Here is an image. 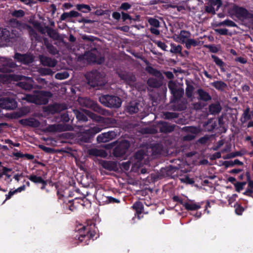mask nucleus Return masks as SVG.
Listing matches in <instances>:
<instances>
[{
    "label": "nucleus",
    "instance_id": "3c124183",
    "mask_svg": "<svg viewBox=\"0 0 253 253\" xmlns=\"http://www.w3.org/2000/svg\"><path fill=\"white\" fill-rule=\"evenodd\" d=\"M69 77V74L67 71L58 73L55 75V78L58 80H64Z\"/></svg>",
    "mask_w": 253,
    "mask_h": 253
},
{
    "label": "nucleus",
    "instance_id": "4c0bfd02",
    "mask_svg": "<svg viewBox=\"0 0 253 253\" xmlns=\"http://www.w3.org/2000/svg\"><path fill=\"white\" fill-rule=\"evenodd\" d=\"M200 42L198 40L195 39H189L186 40L185 43V47L186 48L189 49L191 46H197L199 45Z\"/></svg>",
    "mask_w": 253,
    "mask_h": 253
},
{
    "label": "nucleus",
    "instance_id": "8fccbe9b",
    "mask_svg": "<svg viewBox=\"0 0 253 253\" xmlns=\"http://www.w3.org/2000/svg\"><path fill=\"white\" fill-rule=\"evenodd\" d=\"M39 72L42 75H52L54 73L51 69L47 68H41Z\"/></svg>",
    "mask_w": 253,
    "mask_h": 253
},
{
    "label": "nucleus",
    "instance_id": "6e6d98bb",
    "mask_svg": "<svg viewBox=\"0 0 253 253\" xmlns=\"http://www.w3.org/2000/svg\"><path fill=\"white\" fill-rule=\"evenodd\" d=\"M144 154L143 151L138 150L134 154V157L138 161H141L144 159Z\"/></svg>",
    "mask_w": 253,
    "mask_h": 253
},
{
    "label": "nucleus",
    "instance_id": "13d9d810",
    "mask_svg": "<svg viewBox=\"0 0 253 253\" xmlns=\"http://www.w3.org/2000/svg\"><path fill=\"white\" fill-rule=\"evenodd\" d=\"M67 15H68V18H75V17L82 16V14L81 13H79L78 11H76L75 10H72L69 12H67Z\"/></svg>",
    "mask_w": 253,
    "mask_h": 253
},
{
    "label": "nucleus",
    "instance_id": "de8ad7c7",
    "mask_svg": "<svg viewBox=\"0 0 253 253\" xmlns=\"http://www.w3.org/2000/svg\"><path fill=\"white\" fill-rule=\"evenodd\" d=\"M233 206L235 208V213L239 215H242L243 212L244 211V208L237 202L235 203Z\"/></svg>",
    "mask_w": 253,
    "mask_h": 253
},
{
    "label": "nucleus",
    "instance_id": "4468645a",
    "mask_svg": "<svg viewBox=\"0 0 253 253\" xmlns=\"http://www.w3.org/2000/svg\"><path fill=\"white\" fill-rule=\"evenodd\" d=\"M158 126L160 131L164 133H168L172 132L174 130L175 127L176 126L175 125H172L168 122L162 121L158 122Z\"/></svg>",
    "mask_w": 253,
    "mask_h": 253
},
{
    "label": "nucleus",
    "instance_id": "72a5a7b5",
    "mask_svg": "<svg viewBox=\"0 0 253 253\" xmlns=\"http://www.w3.org/2000/svg\"><path fill=\"white\" fill-rule=\"evenodd\" d=\"M186 96L189 98H191L193 95L194 87L193 85L188 81H186Z\"/></svg>",
    "mask_w": 253,
    "mask_h": 253
},
{
    "label": "nucleus",
    "instance_id": "f3484780",
    "mask_svg": "<svg viewBox=\"0 0 253 253\" xmlns=\"http://www.w3.org/2000/svg\"><path fill=\"white\" fill-rule=\"evenodd\" d=\"M62 207L64 212L67 214H70L71 212L74 211L76 209L74 205V200H68L67 198L63 199Z\"/></svg>",
    "mask_w": 253,
    "mask_h": 253
},
{
    "label": "nucleus",
    "instance_id": "49530a36",
    "mask_svg": "<svg viewBox=\"0 0 253 253\" xmlns=\"http://www.w3.org/2000/svg\"><path fill=\"white\" fill-rule=\"evenodd\" d=\"M146 70L149 73L155 75V76L159 77L160 76H162L161 73L159 71L151 66L147 67Z\"/></svg>",
    "mask_w": 253,
    "mask_h": 253
},
{
    "label": "nucleus",
    "instance_id": "052dcab7",
    "mask_svg": "<svg viewBox=\"0 0 253 253\" xmlns=\"http://www.w3.org/2000/svg\"><path fill=\"white\" fill-rule=\"evenodd\" d=\"M40 147L42 150L47 153H53L54 152V150L53 148L48 147L44 145H40Z\"/></svg>",
    "mask_w": 253,
    "mask_h": 253
},
{
    "label": "nucleus",
    "instance_id": "a211bd4d",
    "mask_svg": "<svg viewBox=\"0 0 253 253\" xmlns=\"http://www.w3.org/2000/svg\"><path fill=\"white\" fill-rule=\"evenodd\" d=\"M99 164L103 169L110 171H116L118 169L117 163L116 161L101 160Z\"/></svg>",
    "mask_w": 253,
    "mask_h": 253
},
{
    "label": "nucleus",
    "instance_id": "603ef678",
    "mask_svg": "<svg viewBox=\"0 0 253 253\" xmlns=\"http://www.w3.org/2000/svg\"><path fill=\"white\" fill-rule=\"evenodd\" d=\"M242 154L240 151H237L235 152L230 153L222 157L223 159H228L232 158H235L237 156H241Z\"/></svg>",
    "mask_w": 253,
    "mask_h": 253
},
{
    "label": "nucleus",
    "instance_id": "a19ab883",
    "mask_svg": "<svg viewBox=\"0 0 253 253\" xmlns=\"http://www.w3.org/2000/svg\"><path fill=\"white\" fill-rule=\"evenodd\" d=\"M184 208L187 211H196L201 208L200 205L195 203H185Z\"/></svg>",
    "mask_w": 253,
    "mask_h": 253
},
{
    "label": "nucleus",
    "instance_id": "69168bd1",
    "mask_svg": "<svg viewBox=\"0 0 253 253\" xmlns=\"http://www.w3.org/2000/svg\"><path fill=\"white\" fill-rule=\"evenodd\" d=\"M157 45L161 48L162 49L165 51H167V47L168 46L166 44V43L162 41H157L156 42Z\"/></svg>",
    "mask_w": 253,
    "mask_h": 253
},
{
    "label": "nucleus",
    "instance_id": "e433bc0d",
    "mask_svg": "<svg viewBox=\"0 0 253 253\" xmlns=\"http://www.w3.org/2000/svg\"><path fill=\"white\" fill-rule=\"evenodd\" d=\"M47 129L49 132H56L63 130V126L60 125H51L48 126Z\"/></svg>",
    "mask_w": 253,
    "mask_h": 253
},
{
    "label": "nucleus",
    "instance_id": "dca6fc26",
    "mask_svg": "<svg viewBox=\"0 0 253 253\" xmlns=\"http://www.w3.org/2000/svg\"><path fill=\"white\" fill-rule=\"evenodd\" d=\"M116 136V133L113 131H109L99 134L97 137L98 143H105L112 140Z\"/></svg>",
    "mask_w": 253,
    "mask_h": 253
},
{
    "label": "nucleus",
    "instance_id": "e2e57ef3",
    "mask_svg": "<svg viewBox=\"0 0 253 253\" xmlns=\"http://www.w3.org/2000/svg\"><path fill=\"white\" fill-rule=\"evenodd\" d=\"M106 201L108 203H120V201L115 198L112 197L111 196H108L107 197V200Z\"/></svg>",
    "mask_w": 253,
    "mask_h": 253
},
{
    "label": "nucleus",
    "instance_id": "c85d7f7f",
    "mask_svg": "<svg viewBox=\"0 0 253 253\" xmlns=\"http://www.w3.org/2000/svg\"><path fill=\"white\" fill-rule=\"evenodd\" d=\"M197 92L199 95L198 98L199 100L208 101L211 99V97L210 94L202 88L198 89Z\"/></svg>",
    "mask_w": 253,
    "mask_h": 253
},
{
    "label": "nucleus",
    "instance_id": "412c9836",
    "mask_svg": "<svg viewBox=\"0 0 253 253\" xmlns=\"http://www.w3.org/2000/svg\"><path fill=\"white\" fill-rule=\"evenodd\" d=\"M118 74L119 78L127 84L133 83L136 80L135 76L128 72L120 71Z\"/></svg>",
    "mask_w": 253,
    "mask_h": 253
},
{
    "label": "nucleus",
    "instance_id": "39448f33",
    "mask_svg": "<svg viewBox=\"0 0 253 253\" xmlns=\"http://www.w3.org/2000/svg\"><path fill=\"white\" fill-rule=\"evenodd\" d=\"M22 34L21 31L16 29H12L11 31L6 29H3L0 33V37L1 40L6 42H15L19 38Z\"/></svg>",
    "mask_w": 253,
    "mask_h": 253
},
{
    "label": "nucleus",
    "instance_id": "79ce46f5",
    "mask_svg": "<svg viewBox=\"0 0 253 253\" xmlns=\"http://www.w3.org/2000/svg\"><path fill=\"white\" fill-rule=\"evenodd\" d=\"M10 14L13 17L20 18L24 16L25 12L22 9H19L12 11Z\"/></svg>",
    "mask_w": 253,
    "mask_h": 253
},
{
    "label": "nucleus",
    "instance_id": "423d86ee",
    "mask_svg": "<svg viewBox=\"0 0 253 253\" xmlns=\"http://www.w3.org/2000/svg\"><path fill=\"white\" fill-rule=\"evenodd\" d=\"M225 112L222 113V133L226 131V129L224 128V124L225 120H226L228 124L233 125L237 118V110L236 109L231 108L229 107H225Z\"/></svg>",
    "mask_w": 253,
    "mask_h": 253
},
{
    "label": "nucleus",
    "instance_id": "1a4fd4ad",
    "mask_svg": "<svg viewBox=\"0 0 253 253\" xmlns=\"http://www.w3.org/2000/svg\"><path fill=\"white\" fill-rule=\"evenodd\" d=\"M168 87L172 95L173 101L175 102L179 100L184 94V89L181 87L177 88L175 83L172 81H169L168 83Z\"/></svg>",
    "mask_w": 253,
    "mask_h": 253
},
{
    "label": "nucleus",
    "instance_id": "c03bdc74",
    "mask_svg": "<svg viewBox=\"0 0 253 253\" xmlns=\"http://www.w3.org/2000/svg\"><path fill=\"white\" fill-rule=\"evenodd\" d=\"M163 114L164 118L166 120H170L178 117L177 114L174 112H163Z\"/></svg>",
    "mask_w": 253,
    "mask_h": 253
},
{
    "label": "nucleus",
    "instance_id": "5fc2aeb1",
    "mask_svg": "<svg viewBox=\"0 0 253 253\" xmlns=\"http://www.w3.org/2000/svg\"><path fill=\"white\" fill-rule=\"evenodd\" d=\"M23 100H26L28 102L33 103L35 104L36 102V94L34 95L32 94H26L24 97H23Z\"/></svg>",
    "mask_w": 253,
    "mask_h": 253
},
{
    "label": "nucleus",
    "instance_id": "f257e3e1",
    "mask_svg": "<svg viewBox=\"0 0 253 253\" xmlns=\"http://www.w3.org/2000/svg\"><path fill=\"white\" fill-rule=\"evenodd\" d=\"M81 227L79 228V232L75 235V238L78 240L80 243H84V245H88L91 239L96 234L95 224L93 223L87 224L86 225H81Z\"/></svg>",
    "mask_w": 253,
    "mask_h": 253
},
{
    "label": "nucleus",
    "instance_id": "f8f14e48",
    "mask_svg": "<svg viewBox=\"0 0 253 253\" xmlns=\"http://www.w3.org/2000/svg\"><path fill=\"white\" fill-rule=\"evenodd\" d=\"M221 6V0H208L207 5L205 6V12L214 15L215 11Z\"/></svg>",
    "mask_w": 253,
    "mask_h": 253
},
{
    "label": "nucleus",
    "instance_id": "a18cd8bd",
    "mask_svg": "<svg viewBox=\"0 0 253 253\" xmlns=\"http://www.w3.org/2000/svg\"><path fill=\"white\" fill-rule=\"evenodd\" d=\"M26 29L28 30L29 35L32 38H34L36 40L38 39V35L37 32L31 26L28 25V26H26Z\"/></svg>",
    "mask_w": 253,
    "mask_h": 253
},
{
    "label": "nucleus",
    "instance_id": "bb28decb",
    "mask_svg": "<svg viewBox=\"0 0 253 253\" xmlns=\"http://www.w3.org/2000/svg\"><path fill=\"white\" fill-rule=\"evenodd\" d=\"M73 117L75 116L79 122H86L88 119L87 116L82 111L73 109Z\"/></svg>",
    "mask_w": 253,
    "mask_h": 253
},
{
    "label": "nucleus",
    "instance_id": "2f4dec72",
    "mask_svg": "<svg viewBox=\"0 0 253 253\" xmlns=\"http://www.w3.org/2000/svg\"><path fill=\"white\" fill-rule=\"evenodd\" d=\"M191 34L189 31L186 30H181L178 38L182 43H185L188 39L191 37Z\"/></svg>",
    "mask_w": 253,
    "mask_h": 253
},
{
    "label": "nucleus",
    "instance_id": "6e6552de",
    "mask_svg": "<svg viewBox=\"0 0 253 253\" xmlns=\"http://www.w3.org/2000/svg\"><path fill=\"white\" fill-rule=\"evenodd\" d=\"M80 104L86 108H90L94 112L101 114H104L105 109L100 106L96 102L89 98H84L81 100Z\"/></svg>",
    "mask_w": 253,
    "mask_h": 253
},
{
    "label": "nucleus",
    "instance_id": "9d476101",
    "mask_svg": "<svg viewBox=\"0 0 253 253\" xmlns=\"http://www.w3.org/2000/svg\"><path fill=\"white\" fill-rule=\"evenodd\" d=\"M14 59L17 62L24 65H29L34 61V56L30 53L21 54L16 52L14 56Z\"/></svg>",
    "mask_w": 253,
    "mask_h": 253
},
{
    "label": "nucleus",
    "instance_id": "7ed1b4c3",
    "mask_svg": "<svg viewBox=\"0 0 253 253\" xmlns=\"http://www.w3.org/2000/svg\"><path fill=\"white\" fill-rule=\"evenodd\" d=\"M99 102L104 106L110 108H118L122 104V99L114 95L102 94L99 97Z\"/></svg>",
    "mask_w": 253,
    "mask_h": 253
},
{
    "label": "nucleus",
    "instance_id": "7c9ffc66",
    "mask_svg": "<svg viewBox=\"0 0 253 253\" xmlns=\"http://www.w3.org/2000/svg\"><path fill=\"white\" fill-rule=\"evenodd\" d=\"M139 103L136 101L130 102L129 105L127 107V111L130 114H133L138 112V106Z\"/></svg>",
    "mask_w": 253,
    "mask_h": 253
},
{
    "label": "nucleus",
    "instance_id": "680f3d73",
    "mask_svg": "<svg viewBox=\"0 0 253 253\" xmlns=\"http://www.w3.org/2000/svg\"><path fill=\"white\" fill-rule=\"evenodd\" d=\"M100 149H97L95 148L91 149L89 150V154L93 156H98L100 155Z\"/></svg>",
    "mask_w": 253,
    "mask_h": 253
},
{
    "label": "nucleus",
    "instance_id": "0eeeda50",
    "mask_svg": "<svg viewBox=\"0 0 253 253\" xmlns=\"http://www.w3.org/2000/svg\"><path fill=\"white\" fill-rule=\"evenodd\" d=\"M129 147L130 143L128 140H122L114 148L113 156L117 158L123 157L126 156Z\"/></svg>",
    "mask_w": 253,
    "mask_h": 253
},
{
    "label": "nucleus",
    "instance_id": "4be33fe9",
    "mask_svg": "<svg viewBox=\"0 0 253 253\" xmlns=\"http://www.w3.org/2000/svg\"><path fill=\"white\" fill-rule=\"evenodd\" d=\"M19 123L24 126H31L33 127H39L41 125L39 121L33 118L20 120L19 121Z\"/></svg>",
    "mask_w": 253,
    "mask_h": 253
},
{
    "label": "nucleus",
    "instance_id": "aec40b11",
    "mask_svg": "<svg viewBox=\"0 0 253 253\" xmlns=\"http://www.w3.org/2000/svg\"><path fill=\"white\" fill-rule=\"evenodd\" d=\"M85 56L87 60L90 62L101 64L105 61L104 57L98 56L92 51L87 52Z\"/></svg>",
    "mask_w": 253,
    "mask_h": 253
},
{
    "label": "nucleus",
    "instance_id": "c9c22d12",
    "mask_svg": "<svg viewBox=\"0 0 253 253\" xmlns=\"http://www.w3.org/2000/svg\"><path fill=\"white\" fill-rule=\"evenodd\" d=\"M221 109L219 103H212L209 106V112L211 114H216L220 112Z\"/></svg>",
    "mask_w": 253,
    "mask_h": 253
},
{
    "label": "nucleus",
    "instance_id": "cd10ccee",
    "mask_svg": "<svg viewBox=\"0 0 253 253\" xmlns=\"http://www.w3.org/2000/svg\"><path fill=\"white\" fill-rule=\"evenodd\" d=\"M132 208L135 211V215H137L138 218L140 219L139 215L142 213L144 210V206L142 203L140 201L135 202L133 204Z\"/></svg>",
    "mask_w": 253,
    "mask_h": 253
},
{
    "label": "nucleus",
    "instance_id": "a878e982",
    "mask_svg": "<svg viewBox=\"0 0 253 253\" xmlns=\"http://www.w3.org/2000/svg\"><path fill=\"white\" fill-rule=\"evenodd\" d=\"M41 61L42 65L50 67H54L57 64V61L55 59L46 56L41 58Z\"/></svg>",
    "mask_w": 253,
    "mask_h": 253
},
{
    "label": "nucleus",
    "instance_id": "bf43d9fd",
    "mask_svg": "<svg viewBox=\"0 0 253 253\" xmlns=\"http://www.w3.org/2000/svg\"><path fill=\"white\" fill-rule=\"evenodd\" d=\"M222 26H225L230 27H235L237 26L236 24L234 22L229 19L225 20L222 21Z\"/></svg>",
    "mask_w": 253,
    "mask_h": 253
},
{
    "label": "nucleus",
    "instance_id": "393cba45",
    "mask_svg": "<svg viewBox=\"0 0 253 253\" xmlns=\"http://www.w3.org/2000/svg\"><path fill=\"white\" fill-rule=\"evenodd\" d=\"M253 117V111L251 110L249 106H247L244 110L243 113L240 119L242 124L247 123Z\"/></svg>",
    "mask_w": 253,
    "mask_h": 253
},
{
    "label": "nucleus",
    "instance_id": "774afa93",
    "mask_svg": "<svg viewBox=\"0 0 253 253\" xmlns=\"http://www.w3.org/2000/svg\"><path fill=\"white\" fill-rule=\"evenodd\" d=\"M204 106L205 104L200 102H196L193 104L194 108L197 110L202 109Z\"/></svg>",
    "mask_w": 253,
    "mask_h": 253
},
{
    "label": "nucleus",
    "instance_id": "ea45409f",
    "mask_svg": "<svg viewBox=\"0 0 253 253\" xmlns=\"http://www.w3.org/2000/svg\"><path fill=\"white\" fill-rule=\"evenodd\" d=\"M73 118V109H72V111H67L66 113L61 115V120L64 122H68Z\"/></svg>",
    "mask_w": 253,
    "mask_h": 253
},
{
    "label": "nucleus",
    "instance_id": "c756f323",
    "mask_svg": "<svg viewBox=\"0 0 253 253\" xmlns=\"http://www.w3.org/2000/svg\"><path fill=\"white\" fill-rule=\"evenodd\" d=\"M45 29L46 32L50 38L56 40L59 39V35L55 30L49 26H45Z\"/></svg>",
    "mask_w": 253,
    "mask_h": 253
},
{
    "label": "nucleus",
    "instance_id": "37998d69",
    "mask_svg": "<svg viewBox=\"0 0 253 253\" xmlns=\"http://www.w3.org/2000/svg\"><path fill=\"white\" fill-rule=\"evenodd\" d=\"M171 48L170 49V52L174 53H181L182 50V46L180 45H176L175 44L173 43H171L170 44Z\"/></svg>",
    "mask_w": 253,
    "mask_h": 253
},
{
    "label": "nucleus",
    "instance_id": "09e8293b",
    "mask_svg": "<svg viewBox=\"0 0 253 253\" xmlns=\"http://www.w3.org/2000/svg\"><path fill=\"white\" fill-rule=\"evenodd\" d=\"M183 130L187 132L191 133V134L196 135L198 133V129L195 126H188L183 127Z\"/></svg>",
    "mask_w": 253,
    "mask_h": 253
},
{
    "label": "nucleus",
    "instance_id": "20e7f679",
    "mask_svg": "<svg viewBox=\"0 0 253 253\" xmlns=\"http://www.w3.org/2000/svg\"><path fill=\"white\" fill-rule=\"evenodd\" d=\"M85 77L87 84L92 87L101 86L103 84L102 75L97 70L87 73Z\"/></svg>",
    "mask_w": 253,
    "mask_h": 253
},
{
    "label": "nucleus",
    "instance_id": "2eb2a0df",
    "mask_svg": "<svg viewBox=\"0 0 253 253\" xmlns=\"http://www.w3.org/2000/svg\"><path fill=\"white\" fill-rule=\"evenodd\" d=\"M66 108V106L64 104L54 103L53 105L47 106L45 108L44 111L54 114L65 110Z\"/></svg>",
    "mask_w": 253,
    "mask_h": 253
},
{
    "label": "nucleus",
    "instance_id": "5701e85b",
    "mask_svg": "<svg viewBox=\"0 0 253 253\" xmlns=\"http://www.w3.org/2000/svg\"><path fill=\"white\" fill-rule=\"evenodd\" d=\"M9 23L12 27V29H16L21 31L22 34V30L26 29L28 24L24 23L15 18H11L9 20Z\"/></svg>",
    "mask_w": 253,
    "mask_h": 253
},
{
    "label": "nucleus",
    "instance_id": "864d4df0",
    "mask_svg": "<svg viewBox=\"0 0 253 253\" xmlns=\"http://www.w3.org/2000/svg\"><path fill=\"white\" fill-rule=\"evenodd\" d=\"M149 24L155 28H158L160 27L159 21L155 18H149L148 20Z\"/></svg>",
    "mask_w": 253,
    "mask_h": 253
},
{
    "label": "nucleus",
    "instance_id": "4d7b16f0",
    "mask_svg": "<svg viewBox=\"0 0 253 253\" xmlns=\"http://www.w3.org/2000/svg\"><path fill=\"white\" fill-rule=\"evenodd\" d=\"M246 184V182H237L234 184L236 191L240 192L244 189V186Z\"/></svg>",
    "mask_w": 253,
    "mask_h": 253
},
{
    "label": "nucleus",
    "instance_id": "b1692460",
    "mask_svg": "<svg viewBox=\"0 0 253 253\" xmlns=\"http://www.w3.org/2000/svg\"><path fill=\"white\" fill-rule=\"evenodd\" d=\"M27 177L31 180L32 182L34 183H41L42 186L41 187L42 190H44L46 186L47 185V181L44 180L41 176H38L34 174H32L30 175H27Z\"/></svg>",
    "mask_w": 253,
    "mask_h": 253
},
{
    "label": "nucleus",
    "instance_id": "58836bf2",
    "mask_svg": "<svg viewBox=\"0 0 253 253\" xmlns=\"http://www.w3.org/2000/svg\"><path fill=\"white\" fill-rule=\"evenodd\" d=\"M44 43L47 50L49 53L52 55H56L58 53V51L56 47L53 46L51 43L46 42L45 40H44Z\"/></svg>",
    "mask_w": 253,
    "mask_h": 253
},
{
    "label": "nucleus",
    "instance_id": "473e14b6",
    "mask_svg": "<svg viewBox=\"0 0 253 253\" xmlns=\"http://www.w3.org/2000/svg\"><path fill=\"white\" fill-rule=\"evenodd\" d=\"M147 84L149 86L153 88H158L160 87L162 84V82L157 79L151 78L147 81Z\"/></svg>",
    "mask_w": 253,
    "mask_h": 253
},
{
    "label": "nucleus",
    "instance_id": "f704fd0d",
    "mask_svg": "<svg viewBox=\"0 0 253 253\" xmlns=\"http://www.w3.org/2000/svg\"><path fill=\"white\" fill-rule=\"evenodd\" d=\"M76 9L81 11V12L87 13L89 12L91 9L90 6L88 4H78L76 5Z\"/></svg>",
    "mask_w": 253,
    "mask_h": 253
},
{
    "label": "nucleus",
    "instance_id": "9b49d317",
    "mask_svg": "<svg viewBox=\"0 0 253 253\" xmlns=\"http://www.w3.org/2000/svg\"><path fill=\"white\" fill-rule=\"evenodd\" d=\"M52 94L49 91H38L36 93L35 104L37 105H45L48 102V97H51Z\"/></svg>",
    "mask_w": 253,
    "mask_h": 253
},
{
    "label": "nucleus",
    "instance_id": "338daca9",
    "mask_svg": "<svg viewBox=\"0 0 253 253\" xmlns=\"http://www.w3.org/2000/svg\"><path fill=\"white\" fill-rule=\"evenodd\" d=\"M205 47L209 49L210 51L212 53H216L218 51V48L213 44L206 45Z\"/></svg>",
    "mask_w": 253,
    "mask_h": 253
},
{
    "label": "nucleus",
    "instance_id": "ddd939ff",
    "mask_svg": "<svg viewBox=\"0 0 253 253\" xmlns=\"http://www.w3.org/2000/svg\"><path fill=\"white\" fill-rule=\"evenodd\" d=\"M0 106L6 110H14L17 106L16 101L10 97H5L0 100Z\"/></svg>",
    "mask_w": 253,
    "mask_h": 253
},
{
    "label": "nucleus",
    "instance_id": "6ab92c4d",
    "mask_svg": "<svg viewBox=\"0 0 253 253\" xmlns=\"http://www.w3.org/2000/svg\"><path fill=\"white\" fill-rule=\"evenodd\" d=\"M25 80L17 83V85L21 88L30 90L34 87V82L32 78L24 77Z\"/></svg>",
    "mask_w": 253,
    "mask_h": 253
},
{
    "label": "nucleus",
    "instance_id": "0e129e2a",
    "mask_svg": "<svg viewBox=\"0 0 253 253\" xmlns=\"http://www.w3.org/2000/svg\"><path fill=\"white\" fill-rule=\"evenodd\" d=\"M210 137L208 135H205L203 137L200 138L198 141L201 144H205L209 140Z\"/></svg>",
    "mask_w": 253,
    "mask_h": 253
},
{
    "label": "nucleus",
    "instance_id": "f03ea898",
    "mask_svg": "<svg viewBox=\"0 0 253 253\" xmlns=\"http://www.w3.org/2000/svg\"><path fill=\"white\" fill-rule=\"evenodd\" d=\"M78 134L77 141L80 144L84 143H90L94 135L101 131V129L98 126H93L87 129H83Z\"/></svg>",
    "mask_w": 253,
    "mask_h": 253
}]
</instances>
